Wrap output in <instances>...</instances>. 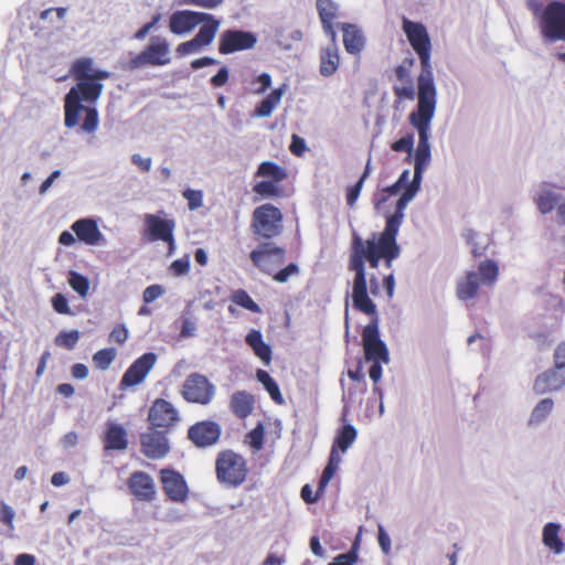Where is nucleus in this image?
Instances as JSON below:
<instances>
[{
	"instance_id": "f257e3e1",
	"label": "nucleus",
	"mask_w": 565,
	"mask_h": 565,
	"mask_svg": "<svg viewBox=\"0 0 565 565\" xmlns=\"http://www.w3.org/2000/svg\"><path fill=\"white\" fill-rule=\"evenodd\" d=\"M419 184L420 181L413 179L397 200L394 213L387 216L385 228L381 234H373L372 238L365 242L358 235L353 237V250L349 263L350 270L354 271L352 302L358 311L366 316H375L376 306L367 295L365 262H367L372 268H377L380 260L384 259L386 267H392L393 260L396 259L401 253L396 236L404 218V211L419 190Z\"/></svg>"
},
{
	"instance_id": "f03ea898",
	"label": "nucleus",
	"mask_w": 565,
	"mask_h": 565,
	"mask_svg": "<svg viewBox=\"0 0 565 565\" xmlns=\"http://www.w3.org/2000/svg\"><path fill=\"white\" fill-rule=\"evenodd\" d=\"M77 84L65 96L64 125L74 128L79 124L81 114L85 113L81 130L94 134L98 127V113L96 108L84 107L81 102L94 103L100 95L103 85L100 79L107 78L109 73H75Z\"/></svg>"
},
{
	"instance_id": "7ed1b4c3",
	"label": "nucleus",
	"mask_w": 565,
	"mask_h": 565,
	"mask_svg": "<svg viewBox=\"0 0 565 565\" xmlns=\"http://www.w3.org/2000/svg\"><path fill=\"white\" fill-rule=\"evenodd\" d=\"M436 109V87L431 73H420L418 77V104L416 110L411 113L409 122L418 132V145L415 153L414 178L422 180V175L430 161L429 128Z\"/></svg>"
},
{
	"instance_id": "20e7f679",
	"label": "nucleus",
	"mask_w": 565,
	"mask_h": 565,
	"mask_svg": "<svg viewBox=\"0 0 565 565\" xmlns=\"http://www.w3.org/2000/svg\"><path fill=\"white\" fill-rule=\"evenodd\" d=\"M248 472L247 460L241 454L232 449L217 454L215 473L220 483L237 488L246 481Z\"/></svg>"
},
{
	"instance_id": "39448f33",
	"label": "nucleus",
	"mask_w": 565,
	"mask_h": 565,
	"mask_svg": "<svg viewBox=\"0 0 565 565\" xmlns=\"http://www.w3.org/2000/svg\"><path fill=\"white\" fill-rule=\"evenodd\" d=\"M479 273L468 271L457 281L456 295L462 301H469L478 296L480 285L492 286L499 275L495 262L488 259L479 264Z\"/></svg>"
},
{
	"instance_id": "423d86ee",
	"label": "nucleus",
	"mask_w": 565,
	"mask_h": 565,
	"mask_svg": "<svg viewBox=\"0 0 565 565\" xmlns=\"http://www.w3.org/2000/svg\"><path fill=\"white\" fill-rule=\"evenodd\" d=\"M282 218L284 215L277 206L265 203L253 211L250 228L257 237L271 239L282 232Z\"/></svg>"
},
{
	"instance_id": "0eeeda50",
	"label": "nucleus",
	"mask_w": 565,
	"mask_h": 565,
	"mask_svg": "<svg viewBox=\"0 0 565 565\" xmlns=\"http://www.w3.org/2000/svg\"><path fill=\"white\" fill-rule=\"evenodd\" d=\"M539 25L545 41H565V2L555 0L547 3L540 15Z\"/></svg>"
},
{
	"instance_id": "6e6552de",
	"label": "nucleus",
	"mask_w": 565,
	"mask_h": 565,
	"mask_svg": "<svg viewBox=\"0 0 565 565\" xmlns=\"http://www.w3.org/2000/svg\"><path fill=\"white\" fill-rule=\"evenodd\" d=\"M215 395V386L201 373H191L182 384L181 396L192 404L207 405Z\"/></svg>"
},
{
	"instance_id": "1a4fd4ad",
	"label": "nucleus",
	"mask_w": 565,
	"mask_h": 565,
	"mask_svg": "<svg viewBox=\"0 0 565 565\" xmlns=\"http://www.w3.org/2000/svg\"><path fill=\"white\" fill-rule=\"evenodd\" d=\"M143 237L149 242L162 241L168 245V255H172L175 248L173 236L175 222L170 218H161L154 214H145Z\"/></svg>"
},
{
	"instance_id": "9d476101",
	"label": "nucleus",
	"mask_w": 565,
	"mask_h": 565,
	"mask_svg": "<svg viewBox=\"0 0 565 565\" xmlns=\"http://www.w3.org/2000/svg\"><path fill=\"white\" fill-rule=\"evenodd\" d=\"M177 407L164 398H156L148 411L147 420L151 429L172 430L180 422Z\"/></svg>"
},
{
	"instance_id": "9b49d317",
	"label": "nucleus",
	"mask_w": 565,
	"mask_h": 565,
	"mask_svg": "<svg viewBox=\"0 0 565 565\" xmlns=\"http://www.w3.org/2000/svg\"><path fill=\"white\" fill-rule=\"evenodd\" d=\"M199 24L211 25L216 24V31L220 28V20L212 14L191 10L175 11L170 15L169 29L173 34H184L192 31Z\"/></svg>"
},
{
	"instance_id": "f8f14e48",
	"label": "nucleus",
	"mask_w": 565,
	"mask_h": 565,
	"mask_svg": "<svg viewBox=\"0 0 565 565\" xmlns=\"http://www.w3.org/2000/svg\"><path fill=\"white\" fill-rule=\"evenodd\" d=\"M170 62V49L166 39L154 36L150 43L130 60V66L134 68L143 66H163Z\"/></svg>"
},
{
	"instance_id": "ddd939ff",
	"label": "nucleus",
	"mask_w": 565,
	"mask_h": 565,
	"mask_svg": "<svg viewBox=\"0 0 565 565\" xmlns=\"http://www.w3.org/2000/svg\"><path fill=\"white\" fill-rule=\"evenodd\" d=\"M403 30L420 58L423 71H429L431 44L426 28L422 23L403 18Z\"/></svg>"
},
{
	"instance_id": "4468645a",
	"label": "nucleus",
	"mask_w": 565,
	"mask_h": 565,
	"mask_svg": "<svg viewBox=\"0 0 565 565\" xmlns=\"http://www.w3.org/2000/svg\"><path fill=\"white\" fill-rule=\"evenodd\" d=\"M249 258L255 267L271 276L284 264L286 252L285 248L273 243H263L250 252Z\"/></svg>"
},
{
	"instance_id": "2eb2a0df",
	"label": "nucleus",
	"mask_w": 565,
	"mask_h": 565,
	"mask_svg": "<svg viewBox=\"0 0 565 565\" xmlns=\"http://www.w3.org/2000/svg\"><path fill=\"white\" fill-rule=\"evenodd\" d=\"M160 483L167 499L174 503H184L189 499L190 489L183 475L173 468L159 471Z\"/></svg>"
},
{
	"instance_id": "dca6fc26",
	"label": "nucleus",
	"mask_w": 565,
	"mask_h": 565,
	"mask_svg": "<svg viewBox=\"0 0 565 565\" xmlns=\"http://www.w3.org/2000/svg\"><path fill=\"white\" fill-rule=\"evenodd\" d=\"M364 355L367 361L388 362V351L385 343L380 339L377 321L374 320L364 327L362 332Z\"/></svg>"
},
{
	"instance_id": "f3484780",
	"label": "nucleus",
	"mask_w": 565,
	"mask_h": 565,
	"mask_svg": "<svg viewBox=\"0 0 565 565\" xmlns=\"http://www.w3.org/2000/svg\"><path fill=\"white\" fill-rule=\"evenodd\" d=\"M257 42L254 33L242 30H226L218 40V52L221 54H231L237 51L253 49Z\"/></svg>"
},
{
	"instance_id": "a211bd4d",
	"label": "nucleus",
	"mask_w": 565,
	"mask_h": 565,
	"mask_svg": "<svg viewBox=\"0 0 565 565\" xmlns=\"http://www.w3.org/2000/svg\"><path fill=\"white\" fill-rule=\"evenodd\" d=\"M222 434L221 426L213 420H201L191 425L188 429L189 440L199 448L215 445Z\"/></svg>"
},
{
	"instance_id": "6ab92c4d",
	"label": "nucleus",
	"mask_w": 565,
	"mask_h": 565,
	"mask_svg": "<svg viewBox=\"0 0 565 565\" xmlns=\"http://www.w3.org/2000/svg\"><path fill=\"white\" fill-rule=\"evenodd\" d=\"M156 362L157 355L154 353H143L126 370L120 380V387H132L142 383Z\"/></svg>"
},
{
	"instance_id": "aec40b11",
	"label": "nucleus",
	"mask_w": 565,
	"mask_h": 565,
	"mask_svg": "<svg viewBox=\"0 0 565 565\" xmlns=\"http://www.w3.org/2000/svg\"><path fill=\"white\" fill-rule=\"evenodd\" d=\"M168 431L152 429L140 435L141 452L149 459H161L170 451L169 440L166 437Z\"/></svg>"
},
{
	"instance_id": "412c9836",
	"label": "nucleus",
	"mask_w": 565,
	"mask_h": 565,
	"mask_svg": "<svg viewBox=\"0 0 565 565\" xmlns=\"http://www.w3.org/2000/svg\"><path fill=\"white\" fill-rule=\"evenodd\" d=\"M127 487L139 501L151 502L156 499L157 490L153 478L145 471H134L127 480Z\"/></svg>"
},
{
	"instance_id": "4be33fe9",
	"label": "nucleus",
	"mask_w": 565,
	"mask_h": 565,
	"mask_svg": "<svg viewBox=\"0 0 565 565\" xmlns=\"http://www.w3.org/2000/svg\"><path fill=\"white\" fill-rule=\"evenodd\" d=\"M100 439L105 451H125L129 445L127 429L113 420L105 424Z\"/></svg>"
},
{
	"instance_id": "5701e85b",
	"label": "nucleus",
	"mask_w": 565,
	"mask_h": 565,
	"mask_svg": "<svg viewBox=\"0 0 565 565\" xmlns=\"http://www.w3.org/2000/svg\"><path fill=\"white\" fill-rule=\"evenodd\" d=\"M78 241L89 246L99 245L104 242V235L98 228L97 222L93 218H79L72 226Z\"/></svg>"
},
{
	"instance_id": "b1692460",
	"label": "nucleus",
	"mask_w": 565,
	"mask_h": 565,
	"mask_svg": "<svg viewBox=\"0 0 565 565\" xmlns=\"http://www.w3.org/2000/svg\"><path fill=\"white\" fill-rule=\"evenodd\" d=\"M565 385V372L557 370L556 366L541 373L536 376L533 390L536 394L542 395L545 393L561 390Z\"/></svg>"
},
{
	"instance_id": "393cba45",
	"label": "nucleus",
	"mask_w": 565,
	"mask_h": 565,
	"mask_svg": "<svg viewBox=\"0 0 565 565\" xmlns=\"http://www.w3.org/2000/svg\"><path fill=\"white\" fill-rule=\"evenodd\" d=\"M216 32V24L201 25L199 32L192 40L179 44L177 52L180 55L195 53L200 49L209 45L214 40Z\"/></svg>"
},
{
	"instance_id": "a878e982",
	"label": "nucleus",
	"mask_w": 565,
	"mask_h": 565,
	"mask_svg": "<svg viewBox=\"0 0 565 565\" xmlns=\"http://www.w3.org/2000/svg\"><path fill=\"white\" fill-rule=\"evenodd\" d=\"M317 10L327 35L335 39L334 20L338 17V6L332 0H317Z\"/></svg>"
},
{
	"instance_id": "bb28decb",
	"label": "nucleus",
	"mask_w": 565,
	"mask_h": 565,
	"mask_svg": "<svg viewBox=\"0 0 565 565\" xmlns=\"http://www.w3.org/2000/svg\"><path fill=\"white\" fill-rule=\"evenodd\" d=\"M246 344L253 350L254 354L262 360L265 365L271 362V348L267 344L259 330L253 329L245 337Z\"/></svg>"
},
{
	"instance_id": "cd10ccee",
	"label": "nucleus",
	"mask_w": 565,
	"mask_h": 565,
	"mask_svg": "<svg viewBox=\"0 0 565 565\" xmlns=\"http://www.w3.org/2000/svg\"><path fill=\"white\" fill-rule=\"evenodd\" d=\"M230 408L232 413L241 418L248 417L254 409V397L245 391H237L231 396Z\"/></svg>"
},
{
	"instance_id": "c85d7f7f",
	"label": "nucleus",
	"mask_w": 565,
	"mask_h": 565,
	"mask_svg": "<svg viewBox=\"0 0 565 565\" xmlns=\"http://www.w3.org/2000/svg\"><path fill=\"white\" fill-rule=\"evenodd\" d=\"M343 44L345 50L352 54H359L364 46V35L362 31L354 24L343 23Z\"/></svg>"
},
{
	"instance_id": "c756f323",
	"label": "nucleus",
	"mask_w": 565,
	"mask_h": 565,
	"mask_svg": "<svg viewBox=\"0 0 565 565\" xmlns=\"http://www.w3.org/2000/svg\"><path fill=\"white\" fill-rule=\"evenodd\" d=\"M356 437L358 431L355 427L351 424H347L338 430L331 449H334L337 454L345 452L355 441Z\"/></svg>"
},
{
	"instance_id": "7c9ffc66",
	"label": "nucleus",
	"mask_w": 565,
	"mask_h": 565,
	"mask_svg": "<svg viewBox=\"0 0 565 565\" xmlns=\"http://www.w3.org/2000/svg\"><path fill=\"white\" fill-rule=\"evenodd\" d=\"M559 525L556 523H547L543 529V543L544 545L553 551L555 554H561L565 545L558 536Z\"/></svg>"
},
{
	"instance_id": "2f4dec72",
	"label": "nucleus",
	"mask_w": 565,
	"mask_h": 565,
	"mask_svg": "<svg viewBox=\"0 0 565 565\" xmlns=\"http://www.w3.org/2000/svg\"><path fill=\"white\" fill-rule=\"evenodd\" d=\"M284 94V88L278 87L268 94L255 108V117H268L273 110L279 105Z\"/></svg>"
},
{
	"instance_id": "473e14b6",
	"label": "nucleus",
	"mask_w": 565,
	"mask_h": 565,
	"mask_svg": "<svg viewBox=\"0 0 565 565\" xmlns=\"http://www.w3.org/2000/svg\"><path fill=\"white\" fill-rule=\"evenodd\" d=\"M256 177H262L265 180L279 183L287 178L286 170L271 161H264L258 166Z\"/></svg>"
},
{
	"instance_id": "72a5a7b5",
	"label": "nucleus",
	"mask_w": 565,
	"mask_h": 565,
	"mask_svg": "<svg viewBox=\"0 0 565 565\" xmlns=\"http://www.w3.org/2000/svg\"><path fill=\"white\" fill-rule=\"evenodd\" d=\"M408 170H405L395 183L382 189L381 192L375 195L374 204L377 210L382 209L383 204L391 195H395L401 191L408 180Z\"/></svg>"
},
{
	"instance_id": "f704fd0d",
	"label": "nucleus",
	"mask_w": 565,
	"mask_h": 565,
	"mask_svg": "<svg viewBox=\"0 0 565 565\" xmlns=\"http://www.w3.org/2000/svg\"><path fill=\"white\" fill-rule=\"evenodd\" d=\"M341 462L340 454H337L334 449L330 450V456L326 468L322 471V475L319 480V492L324 493L326 488L330 480L333 478L339 465Z\"/></svg>"
},
{
	"instance_id": "c9c22d12",
	"label": "nucleus",
	"mask_w": 565,
	"mask_h": 565,
	"mask_svg": "<svg viewBox=\"0 0 565 565\" xmlns=\"http://www.w3.org/2000/svg\"><path fill=\"white\" fill-rule=\"evenodd\" d=\"M257 380L264 385L268 394L270 395L271 399L278 404L282 405L285 403V399L280 393L279 386L275 382V380L269 375L268 372L264 370H258L256 373Z\"/></svg>"
},
{
	"instance_id": "e433bc0d",
	"label": "nucleus",
	"mask_w": 565,
	"mask_h": 565,
	"mask_svg": "<svg viewBox=\"0 0 565 565\" xmlns=\"http://www.w3.org/2000/svg\"><path fill=\"white\" fill-rule=\"evenodd\" d=\"M340 64L338 47L333 44L321 50L320 71H337Z\"/></svg>"
},
{
	"instance_id": "4c0bfd02",
	"label": "nucleus",
	"mask_w": 565,
	"mask_h": 565,
	"mask_svg": "<svg viewBox=\"0 0 565 565\" xmlns=\"http://www.w3.org/2000/svg\"><path fill=\"white\" fill-rule=\"evenodd\" d=\"M534 202L542 214H547L555 209L558 202V195L551 190H542L534 198Z\"/></svg>"
},
{
	"instance_id": "58836bf2",
	"label": "nucleus",
	"mask_w": 565,
	"mask_h": 565,
	"mask_svg": "<svg viewBox=\"0 0 565 565\" xmlns=\"http://www.w3.org/2000/svg\"><path fill=\"white\" fill-rule=\"evenodd\" d=\"M231 301L246 310H249L254 313H260L262 309L258 303H256L248 292L244 289H236L231 295Z\"/></svg>"
},
{
	"instance_id": "ea45409f",
	"label": "nucleus",
	"mask_w": 565,
	"mask_h": 565,
	"mask_svg": "<svg viewBox=\"0 0 565 565\" xmlns=\"http://www.w3.org/2000/svg\"><path fill=\"white\" fill-rule=\"evenodd\" d=\"M253 192L262 198H277L282 194V189L273 181L263 180L253 185Z\"/></svg>"
},
{
	"instance_id": "a19ab883",
	"label": "nucleus",
	"mask_w": 565,
	"mask_h": 565,
	"mask_svg": "<svg viewBox=\"0 0 565 565\" xmlns=\"http://www.w3.org/2000/svg\"><path fill=\"white\" fill-rule=\"evenodd\" d=\"M370 172H371V168H370V160H369L365 166L364 172L362 173L360 179L353 185H351L347 189V204L350 207H353L355 205V203L359 199V195L361 193V190L363 188L364 181L369 177Z\"/></svg>"
},
{
	"instance_id": "79ce46f5",
	"label": "nucleus",
	"mask_w": 565,
	"mask_h": 565,
	"mask_svg": "<svg viewBox=\"0 0 565 565\" xmlns=\"http://www.w3.org/2000/svg\"><path fill=\"white\" fill-rule=\"evenodd\" d=\"M116 358V350L113 348H106L98 350L93 355V363L98 370H107Z\"/></svg>"
},
{
	"instance_id": "37998d69",
	"label": "nucleus",
	"mask_w": 565,
	"mask_h": 565,
	"mask_svg": "<svg viewBox=\"0 0 565 565\" xmlns=\"http://www.w3.org/2000/svg\"><path fill=\"white\" fill-rule=\"evenodd\" d=\"M68 284L82 298L88 295L89 280L86 276L72 270L68 276Z\"/></svg>"
},
{
	"instance_id": "c03bdc74",
	"label": "nucleus",
	"mask_w": 565,
	"mask_h": 565,
	"mask_svg": "<svg viewBox=\"0 0 565 565\" xmlns=\"http://www.w3.org/2000/svg\"><path fill=\"white\" fill-rule=\"evenodd\" d=\"M79 340V332L77 330L63 331L55 338V344L60 348L72 350L75 348Z\"/></svg>"
},
{
	"instance_id": "a18cd8bd",
	"label": "nucleus",
	"mask_w": 565,
	"mask_h": 565,
	"mask_svg": "<svg viewBox=\"0 0 565 565\" xmlns=\"http://www.w3.org/2000/svg\"><path fill=\"white\" fill-rule=\"evenodd\" d=\"M264 438H265V429H264V425L262 423H258L256 425V427H254L247 434L248 444L256 451H258L263 448Z\"/></svg>"
},
{
	"instance_id": "49530a36",
	"label": "nucleus",
	"mask_w": 565,
	"mask_h": 565,
	"mask_svg": "<svg viewBox=\"0 0 565 565\" xmlns=\"http://www.w3.org/2000/svg\"><path fill=\"white\" fill-rule=\"evenodd\" d=\"M554 403L552 398L542 399L533 409L531 415V422H541L544 419L553 409Z\"/></svg>"
},
{
	"instance_id": "de8ad7c7",
	"label": "nucleus",
	"mask_w": 565,
	"mask_h": 565,
	"mask_svg": "<svg viewBox=\"0 0 565 565\" xmlns=\"http://www.w3.org/2000/svg\"><path fill=\"white\" fill-rule=\"evenodd\" d=\"M358 561V542H354L352 548L347 552L339 554L333 558L329 565H354Z\"/></svg>"
},
{
	"instance_id": "09e8293b",
	"label": "nucleus",
	"mask_w": 565,
	"mask_h": 565,
	"mask_svg": "<svg viewBox=\"0 0 565 565\" xmlns=\"http://www.w3.org/2000/svg\"><path fill=\"white\" fill-rule=\"evenodd\" d=\"M299 273H300L299 266L295 263H290L282 269L277 270V271L275 270V273L271 276L275 281H277L279 284H284V282L288 281V279L291 276H297V275H299Z\"/></svg>"
},
{
	"instance_id": "8fccbe9b",
	"label": "nucleus",
	"mask_w": 565,
	"mask_h": 565,
	"mask_svg": "<svg viewBox=\"0 0 565 565\" xmlns=\"http://www.w3.org/2000/svg\"><path fill=\"white\" fill-rule=\"evenodd\" d=\"M183 198L188 201V206L192 211L203 205V193L200 190L186 189L183 191Z\"/></svg>"
},
{
	"instance_id": "3c124183",
	"label": "nucleus",
	"mask_w": 565,
	"mask_h": 565,
	"mask_svg": "<svg viewBox=\"0 0 565 565\" xmlns=\"http://www.w3.org/2000/svg\"><path fill=\"white\" fill-rule=\"evenodd\" d=\"M15 516L14 510L6 502L0 503V522L8 526L10 531H13V520Z\"/></svg>"
},
{
	"instance_id": "603ef678",
	"label": "nucleus",
	"mask_w": 565,
	"mask_h": 565,
	"mask_svg": "<svg viewBox=\"0 0 565 565\" xmlns=\"http://www.w3.org/2000/svg\"><path fill=\"white\" fill-rule=\"evenodd\" d=\"M414 146V137L413 135L408 134L398 140L394 141L391 146L392 150L396 152L406 151L408 153H412Z\"/></svg>"
},
{
	"instance_id": "864d4df0",
	"label": "nucleus",
	"mask_w": 565,
	"mask_h": 565,
	"mask_svg": "<svg viewBox=\"0 0 565 565\" xmlns=\"http://www.w3.org/2000/svg\"><path fill=\"white\" fill-rule=\"evenodd\" d=\"M53 309L61 315H71V309L68 307V301L63 294H56L53 296L52 300Z\"/></svg>"
},
{
	"instance_id": "5fc2aeb1",
	"label": "nucleus",
	"mask_w": 565,
	"mask_h": 565,
	"mask_svg": "<svg viewBox=\"0 0 565 565\" xmlns=\"http://www.w3.org/2000/svg\"><path fill=\"white\" fill-rule=\"evenodd\" d=\"M127 339L128 329L122 323L116 324L109 334V341L115 342L117 344H124Z\"/></svg>"
},
{
	"instance_id": "6e6d98bb",
	"label": "nucleus",
	"mask_w": 565,
	"mask_h": 565,
	"mask_svg": "<svg viewBox=\"0 0 565 565\" xmlns=\"http://www.w3.org/2000/svg\"><path fill=\"white\" fill-rule=\"evenodd\" d=\"M170 269L177 276H181V275L188 274L189 270H190L189 257L185 256V257L175 259L174 262H172V264L170 266Z\"/></svg>"
},
{
	"instance_id": "4d7b16f0",
	"label": "nucleus",
	"mask_w": 565,
	"mask_h": 565,
	"mask_svg": "<svg viewBox=\"0 0 565 565\" xmlns=\"http://www.w3.org/2000/svg\"><path fill=\"white\" fill-rule=\"evenodd\" d=\"M163 294V288L160 285L148 286L142 294L145 303H150Z\"/></svg>"
},
{
	"instance_id": "13d9d810",
	"label": "nucleus",
	"mask_w": 565,
	"mask_h": 565,
	"mask_svg": "<svg viewBox=\"0 0 565 565\" xmlns=\"http://www.w3.org/2000/svg\"><path fill=\"white\" fill-rule=\"evenodd\" d=\"M322 494L323 493L319 492V487L317 488V491L313 493L312 488L310 487V484H305L301 488V491H300L301 499L306 503H315V502H317L321 498Z\"/></svg>"
},
{
	"instance_id": "bf43d9fd",
	"label": "nucleus",
	"mask_w": 565,
	"mask_h": 565,
	"mask_svg": "<svg viewBox=\"0 0 565 565\" xmlns=\"http://www.w3.org/2000/svg\"><path fill=\"white\" fill-rule=\"evenodd\" d=\"M554 365L565 372V341L559 343L554 352Z\"/></svg>"
},
{
	"instance_id": "052dcab7",
	"label": "nucleus",
	"mask_w": 565,
	"mask_h": 565,
	"mask_svg": "<svg viewBox=\"0 0 565 565\" xmlns=\"http://www.w3.org/2000/svg\"><path fill=\"white\" fill-rule=\"evenodd\" d=\"M289 149H290L291 153H294L295 156L300 157V156L303 154V152L306 150V142L298 135H292L291 143H290Z\"/></svg>"
},
{
	"instance_id": "680f3d73",
	"label": "nucleus",
	"mask_w": 565,
	"mask_h": 565,
	"mask_svg": "<svg viewBox=\"0 0 565 565\" xmlns=\"http://www.w3.org/2000/svg\"><path fill=\"white\" fill-rule=\"evenodd\" d=\"M224 0H183V3L201 7L204 9H214L223 3Z\"/></svg>"
},
{
	"instance_id": "e2e57ef3",
	"label": "nucleus",
	"mask_w": 565,
	"mask_h": 565,
	"mask_svg": "<svg viewBox=\"0 0 565 565\" xmlns=\"http://www.w3.org/2000/svg\"><path fill=\"white\" fill-rule=\"evenodd\" d=\"M131 161L136 164L142 172H148L151 168V158H143L142 156L135 153L131 157Z\"/></svg>"
},
{
	"instance_id": "0e129e2a",
	"label": "nucleus",
	"mask_w": 565,
	"mask_h": 565,
	"mask_svg": "<svg viewBox=\"0 0 565 565\" xmlns=\"http://www.w3.org/2000/svg\"><path fill=\"white\" fill-rule=\"evenodd\" d=\"M379 544L382 551L387 554L391 551V539L388 534L385 532L383 526H379V535H377Z\"/></svg>"
},
{
	"instance_id": "69168bd1",
	"label": "nucleus",
	"mask_w": 565,
	"mask_h": 565,
	"mask_svg": "<svg viewBox=\"0 0 565 565\" xmlns=\"http://www.w3.org/2000/svg\"><path fill=\"white\" fill-rule=\"evenodd\" d=\"M71 71H94L93 60L89 57H81L74 62Z\"/></svg>"
},
{
	"instance_id": "338daca9",
	"label": "nucleus",
	"mask_w": 565,
	"mask_h": 565,
	"mask_svg": "<svg viewBox=\"0 0 565 565\" xmlns=\"http://www.w3.org/2000/svg\"><path fill=\"white\" fill-rule=\"evenodd\" d=\"M372 365L369 370V375H370V379L376 384L381 377H382V365L381 363H384L383 361H380V360H376V361H372Z\"/></svg>"
},
{
	"instance_id": "774afa93",
	"label": "nucleus",
	"mask_w": 565,
	"mask_h": 565,
	"mask_svg": "<svg viewBox=\"0 0 565 565\" xmlns=\"http://www.w3.org/2000/svg\"><path fill=\"white\" fill-rule=\"evenodd\" d=\"M394 93L398 98L413 99L415 92L412 85L396 86Z\"/></svg>"
}]
</instances>
